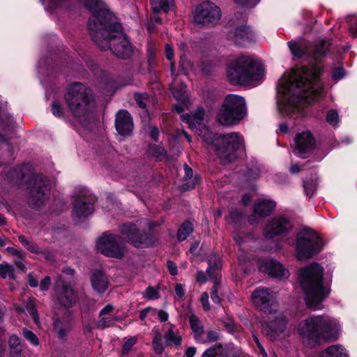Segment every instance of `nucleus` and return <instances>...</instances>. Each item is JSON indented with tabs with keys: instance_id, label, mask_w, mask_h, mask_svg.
Returning a JSON list of instances; mask_svg holds the SVG:
<instances>
[{
	"instance_id": "nucleus-1",
	"label": "nucleus",
	"mask_w": 357,
	"mask_h": 357,
	"mask_svg": "<svg viewBox=\"0 0 357 357\" xmlns=\"http://www.w3.org/2000/svg\"><path fill=\"white\" fill-rule=\"evenodd\" d=\"M321 70L319 66L311 65L283 75L278 88V109L281 115L293 116L321 96Z\"/></svg>"
},
{
	"instance_id": "nucleus-2",
	"label": "nucleus",
	"mask_w": 357,
	"mask_h": 357,
	"mask_svg": "<svg viewBox=\"0 0 357 357\" xmlns=\"http://www.w3.org/2000/svg\"><path fill=\"white\" fill-rule=\"evenodd\" d=\"M85 6L91 12L88 29L95 43L103 50H110L121 59H128L132 53V47L122 26L116 22L102 0H85Z\"/></svg>"
},
{
	"instance_id": "nucleus-3",
	"label": "nucleus",
	"mask_w": 357,
	"mask_h": 357,
	"mask_svg": "<svg viewBox=\"0 0 357 357\" xmlns=\"http://www.w3.org/2000/svg\"><path fill=\"white\" fill-rule=\"evenodd\" d=\"M252 302L260 310L267 314V321L262 325L263 333L271 340H276L284 332L287 320L278 311L275 296L266 287H258L252 294Z\"/></svg>"
},
{
	"instance_id": "nucleus-4",
	"label": "nucleus",
	"mask_w": 357,
	"mask_h": 357,
	"mask_svg": "<svg viewBox=\"0 0 357 357\" xmlns=\"http://www.w3.org/2000/svg\"><path fill=\"white\" fill-rule=\"evenodd\" d=\"M324 268L318 263H312L299 271L298 280L305 294L306 305L317 310L329 295L331 289L324 285Z\"/></svg>"
},
{
	"instance_id": "nucleus-5",
	"label": "nucleus",
	"mask_w": 357,
	"mask_h": 357,
	"mask_svg": "<svg viewBox=\"0 0 357 357\" xmlns=\"http://www.w3.org/2000/svg\"><path fill=\"white\" fill-rule=\"evenodd\" d=\"M337 321L327 315L312 316L298 325V332L303 337L314 342L320 338L335 340L340 334Z\"/></svg>"
},
{
	"instance_id": "nucleus-6",
	"label": "nucleus",
	"mask_w": 357,
	"mask_h": 357,
	"mask_svg": "<svg viewBox=\"0 0 357 357\" xmlns=\"http://www.w3.org/2000/svg\"><path fill=\"white\" fill-rule=\"evenodd\" d=\"M227 73L232 84H248L261 79L263 67L255 57L241 56L229 64Z\"/></svg>"
},
{
	"instance_id": "nucleus-7",
	"label": "nucleus",
	"mask_w": 357,
	"mask_h": 357,
	"mask_svg": "<svg viewBox=\"0 0 357 357\" xmlns=\"http://www.w3.org/2000/svg\"><path fill=\"white\" fill-rule=\"evenodd\" d=\"M203 139L211 144L222 165H227L237 158V150L243 146L242 136L236 132L224 135L212 134L206 130Z\"/></svg>"
},
{
	"instance_id": "nucleus-8",
	"label": "nucleus",
	"mask_w": 357,
	"mask_h": 357,
	"mask_svg": "<svg viewBox=\"0 0 357 357\" xmlns=\"http://www.w3.org/2000/svg\"><path fill=\"white\" fill-rule=\"evenodd\" d=\"M65 99L73 114L79 121L86 116L93 107L91 91L79 82L69 86Z\"/></svg>"
},
{
	"instance_id": "nucleus-9",
	"label": "nucleus",
	"mask_w": 357,
	"mask_h": 357,
	"mask_svg": "<svg viewBox=\"0 0 357 357\" xmlns=\"http://www.w3.org/2000/svg\"><path fill=\"white\" fill-rule=\"evenodd\" d=\"M246 115L245 99L239 96L230 94L225 97L218 114V120L221 125L237 124Z\"/></svg>"
},
{
	"instance_id": "nucleus-10",
	"label": "nucleus",
	"mask_w": 357,
	"mask_h": 357,
	"mask_svg": "<svg viewBox=\"0 0 357 357\" xmlns=\"http://www.w3.org/2000/svg\"><path fill=\"white\" fill-rule=\"evenodd\" d=\"M296 255L299 260L307 259L319 253L322 241L311 229L304 228L297 234Z\"/></svg>"
},
{
	"instance_id": "nucleus-11",
	"label": "nucleus",
	"mask_w": 357,
	"mask_h": 357,
	"mask_svg": "<svg viewBox=\"0 0 357 357\" xmlns=\"http://www.w3.org/2000/svg\"><path fill=\"white\" fill-rule=\"evenodd\" d=\"M96 247L102 255L109 257L121 259L126 253L122 238L108 232L104 233L97 239Z\"/></svg>"
},
{
	"instance_id": "nucleus-12",
	"label": "nucleus",
	"mask_w": 357,
	"mask_h": 357,
	"mask_svg": "<svg viewBox=\"0 0 357 357\" xmlns=\"http://www.w3.org/2000/svg\"><path fill=\"white\" fill-rule=\"evenodd\" d=\"M220 17V8L213 3L206 1L196 8L194 21L204 26H213L218 23Z\"/></svg>"
},
{
	"instance_id": "nucleus-13",
	"label": "nucleus",
	"mask_w": 357,
	"mask_h": 357,
	"mask_svg": "<svg viewBox=\"0 0 357 357\" xmlns=\"http://www.w3.org/2000/svg\"><path fill=\"white\" fill-rule=\"evenodd\" d=\"M33 183L29 190V202L34 208L41 206L49 197L50 186L48 180L43 175L33 177Z\"/></svg>"
},
{
	"instance_id": "nucleus-14",
	"label": "nucleus",
	"mask_w": 357,
	"mask_h": 357,
	"mask_svg": "<svg viewBox=\"0 0 357 357\" xmlns=\"http://www.w3.org/2000/svg\"><path fill=\"white\" fill-rule=\"evenodd\" d=\"M54 291L56 300L60 305L69 308L77 301V296L69 281L63 275L58 276L55 282Z\"/></svg>"
},
{
	"instance_id": "nucleus-15",
	"label": "nucleus",
	"mask_w": 357,
	"mask_h": 357,
	"mask_svg": "<svg viewBox=\"0 0 357 357\" xmlns=\"http://www.w3.org/2000/svg\"><path fill=\"white\" fill-rule=\"evenodd\" d=\"M293 227L291 221L283 215H278L271 219L264 231V235L266 238H272L289 232Z\"/></svg>"
},
{
	"instance_id": "nucleus-16",
	"label": "nucleus",
	"mask_w": 357,
	"mask_h": 357,
	"mask_svg": "<svg viewBox=\"0 0 357 357\" xmlns=\"http://www.w3.org/2000/svg\"><path fill=\"white\" fill-rule=\"evenodd\" d=\"M94 202L95 199L92 195L83 192L73 202V218L79 220L92 214L94 211Z\"/></svg>"
},
{
	"instance_id": "nucleus-17",
	"label": "nucleus",
	"mask_w": 357,
	"mask_h": 357,
	"mask_svg": "<svg viewBox=\"0 0 357 357\" xmlns=\"http://www.w3.org/2000/svg\"><path fill=\"white\" fill-rule=\"evenodd\" d=\"M207 261L208 264V266L206 269V273L210 278L215 279L213 290L211 293V297L214 303L219 304L220 303L221 299L218 294V282L217 280V272L221 268V259L218 255L212 254L208 257Z\"/></svg>"
},
{
	"instance_id": "nucleus-18",
	"label": "nucleus",
	"mask_w": 357,
	"mask_h": 357,
	"mask_svg": "<svg viewBox=\"0 0 357 357\" xmlns=\"http://www.w3.org/2000/svg\"><path fill=\"white\" fill-rule=\"evenodd\" d=\"M120 231L135 247L140 248L149 245L146 242L147 235L141 233L135 224L126 223L121 225Z\"/></svg>"
},
{
	"instance_id": "nucleus-19",
	"label": "nucleus",
	"mask_w": 357,
	"mask_h": 357,
	"mask_svg": "<svg viewBox=\"0 0 357 357\" xmlns=\"http://www.w3.org/2000/svg\"><path fill=\"white\" fill-rule=\"evenodd\" d=\"M259 268L261 271L278 279L287 278L289 275L288 270L284 268L282 264L273 259L261 261Z\"/></svg>"
},
{
	"instance_id": "nucleus-20",
	"label": "nucleus",
	"mask_w": 357,
	"mask_h": 357,
	"mask_svg": "<svg viewBox=\"0 0 357 357\" xmlns=\"http://www.w3.org/2000/svg\"><path fill=\"white\" fill-rule=\"evenodd\" d=\"M314 144L312 135L310 132H302L294 139V151L296 154L309 153L314 149Z\"/></svg>"
},
{
	"instance_id": "nucleus-21",
	"label": "nucleus",
	"mask_w": 357,
	"mask_h": 357,
	"mask_svg": "<svg viewBox=\"0 0 357 357\" xmlns=\"http://www.w3.org/2000/svg\"><path fill=\"white\" fill-rule=\"evenodd\" d=\"M275 208V202L271 199H260L254 207V213L249 217V222L254 225L259 221V218L269 215Z\"/></svg>"
},
{
	"instance_id": "nucleus-22",
	"label": "nucleus",
	"mask_w": 357,
	"mask_h": 357,
	"mask_svg": "<svg viewBox=\"0 0 357 357\" xmlns=\"http://www.w3.org/2000/svg\"><path fill=\"white\" fill-rule=\"evenodd\" d=\"M115 127L122 136H128L132 132L133 123L130 114L126 110L119 111L116 115Z\"/></svg>"
},
{
	"instance_id": "nucleus-23",
	"label": "nucleus",
	"mask_w": 357,
	"mask_h": 357,
	"mask_svg": "<svg viewBox=\"0 0 357 357\" xmlns=\"http://www.w3.org/2000/svg\"><path fill=\"white\" fill-rule=\"evenodd\" d=\"M204 109L199 107L191 114L182 115L181 119L188 124L190 129L195 130L196 131H202V129H205L204 123Z\"/></svg>"
},
{
	"instance_id": "nucleus-24",
	"label": "nucleus",
	"mask_w": 357,
	"mask_h": 357,
	"mask_svg": "<svg viewBox=\"0 0 357 357\" xmlns=\"http://www.w3.org/2000/svg\"><path fill=\"white\" fill-rule=\"evenodd\" d=\"M91 286L97 293H104L109 285L107 275L102 271H94L91 277Z\"/></svg>"
},
{
	"instance_id": "nucleus-25",
	"label": "nucleus",
	"mask_w": 357,
	"mask_h": 357,
	"mask_svg": "<svg viewBox=\"0 0 357 357\" xmlns=\"http://www.w3.org/2000/svg\"><path fill=\"white\" fill-rule=\"evenodd\" d=\"M289 48L295 58H301L309 53L310 45L303 40H291L288 43Z\"/></svg>"
},
{
	"instance_id": "nucleus-26",
	"label": "nucleus",
	"mask_w": 357,
	"mask_h": 357,
	"mask_svg": "<svg viewBox=\"0 0 357 357\" xmlns=\"http://www.w3.org/2000/svg\"><path fill=\"white\" fill-rule=\"evenodd\" d=\"M172 93L173 96L180 102L179 104L174 106V109L178 114L183 112L184 110L189 107V100L187 96L185 95V86L182 84L179 89H176L172 86Z\"/></svg>"
},
{
	"instance_id": "nucleus-27",
	"label": "nucleus",
	"mask_w": 357,
	"mask_h": 357,
	"mask_svg": "<svg viewBox=\"0 0 357 357\" xmlns=\"http://www.w3.org/2000/svg\"><path fill=\"white\" fill-rule=\"evenodd\" d=\"M189 322L195 340L199 343L203 344L204 342L203 340V335L204 332L203 324L199 318L195 314H191L189 317Z\"/></svg>"
},
{
	"instance_id": "nucleus-28",
	"label": "nucleus",
	"mask_w": 357,
	"mask_h": 357,
	"mask_svg": "<svg viewBox=\"0 0 357 357\" xmlns=\"http://www.w3.org/2000/svg\"><path fill=\"white\" fill-rule=\"evenodd\" d=\"M10 357H21L22 346L21 340L16 335H12L8 340Z\"/></svg>"
},
{
	"instance_id": "nucleus-29",
	"label": "nucleus",
	"mask_w": 357,
	"mask_h": 357,
	"mask_svg": "<svg viewBox=\"0 0 357 357\" xmlns=\"http://www.w3.org/2000/svg\"><path fill=\"white\" fill-rule=\"evenodd\" d=\"M321 357H348V354L342 346L334 344L324 350Z\"/></svg>"
},
{
	"instance_id": "nucleus-30",
	"label": "nucleus",
	"mask_w": 357,
	"mask_h": 357,
	"mask_svg": "<svg viewBox=\"0 0 357 357\" xmlns=\"http://www.w3.org/2000/svg\"><path fill=\"white\" fill-rule=\"evenodd\" d=\"M71 330V324L68 321L56 319L54 322V331L59 338L66 340L68 333Z\"/></svg>"
},
{
	"instance_id": "nucleus-31",
	"label": "nucleus",
	"mask_w": 357,
	"mask_h": 357,
	"mask_svg": "<svg viewBox=\"0 0 357 357\" xmlns=\"http://www.w3.org/2000/svg\"><path fill=\"white\" fill-rule=\"evenodd\" d=\"M250 39V32L248 27L245 26H241L236 28L234 33V42L236 43L243 45L245 40Z\"/></svg>"
},
{
	"instance_id": "nucleus-32",
	"label": "nucleus",
	"mask_w": 357,
	"mask_h": 357,
	"mask_svg": "<svg viewBox=\"0 0 357 357\" xmlns=\"http://www.w3.org/2000/svg\"><path fill=\"white\" fill-rule=\"evenodd\" d=\"M25 168H26L25 165H22L11 169L7 175V179L10 182L20 183L24 177Z\"/></svg>"
},
{
	"instance_id": "nucleus-33",
	"label": "nucleus",
	"mask_w": 357,
	"mask_h": 357,
	"mask_svg": "<svg viewBox=\"0 0 357 357\" xmlns=\"http://www.w3.org/2000/svg\"><path fill=\"white\" fill-rule=\"evenodd\" d=\"M172 327L171 326V328L165 334L166 344L168 346H179L181 343V336L178 332H175Z\"/></svg>"
},
{
	"instance_id": "nucleus-34",
	"label": "nucleus",
	"mask_w": 357,
	"mask_h": 357,
	"mask_svg": "<svg viewBox=\"0 0 357 357\" xmlns=\"http://www.w3.org/2000/svg\"><path fill=\"white\" fill-rule=\"evenodd\" d=\"M173 0H151L152 10L167 13L173 6Z\"/></svg>"
},
{
	"instance_id": "nucleus-35",
	"label": "nucleus",
	"mask_w": 357,
	"mask_h": 357,
	"mask_svg": "<svg viewBox=\"0 0 357 357\" xmlns=\"http://www.w3.org/2000/svg\"><path fill=\"white\" fill-rule=\"evenodd\" d=\"M193 231V225L189 222H184L181 226L177 233V238L180 241L185 240Z\"/></svg>"
},
{
	"instance_id": "nucleus-36",
	"label": "nucleus",
	"mask_w": 357,
	"mask_h": 357,
	"mask_svg": "<svg viewBox=\"0 0 357 357\" xmlns=\"http://www.w3.org/2000/svg\"><path fill=\"white\" fill-rule=\"evenodd\" d=\"M16 310L19 312H24V311H26L32 317L33 320L34 321V322L36 324H38L39 322V316H38V312L36 309V307L33 303L32 301H29L24 308L23 307H17L16 308Z\"/></svg>"
},
{
	"instance_id": "nucleus-37",
	"label": "nucleus",
	"mask_w": 357,
	"mask_h": 357,
	"mask_svg": "<svg viewBox=\"0 0 357 357\" xmlns=\"http://www.w3.org/2000/svg\"><path fill=\"white\" fill-rule=\"evenodd\" d=\"M45 6V9L52 12L56 8H62L66 6L68 0H40Z\"/></svg>"
},
{
	"instance_id": "nucleus-38",
	"label": "nucleus",
	"mask_w": 357,
	"mask_h": 357,
	"mask_svg": "<svg viewBox=\"0 0 357 357\" xmlns=\"http://www.w3.org/2000/svg\"><path fill=\"white\" fill-rule=\"evenodd\" d=\"M329 42L326 40H321L315 45L313 56L317 59L319 57L325 56L326 52L329 50Z\"/></svg>"
},
{
	"instance_id": "nucleus-39",
	"label": "nucleus",
	"mask_w": 357,
	"mask_h": 357,
	"mask_svg": "<svg viewBox=\"0 0 357 357\" xmlns=\"http://www.w3.org/2000/svg\"><path fill=\"white\" fill-rule=\"evenodd\" d=\"M303 189L306 196L311 197L317 190V178H311L309 180L303 181Z\"/></svg>"
},
{
	"instance_id": "nucleus-40",
	"label": "nucleus",
	"mask_w": 357,
	"mask_h": 357,
	"mask_svg": "<svg viewBox=\"0 0 357 357\" xmlns=\"http://www.w3.org/2000/svg\"><path fill=\"white\" fill-rule=\"evenodd\" d=\"M0 275L3 279H15V268L12 265L8 264H0Z\"/></svg>"
},
{
	"instance_id": "nucleus-41",
	"label": "nucleus",
	"mask_w": 357,
	"mask_h": 357,
	"mask_svg": "<svg viewBox=\"0 0 357 357\" xmlns=\"http://www.w3.org/2000/svg\"><path fill=\"white\" fill-rule=\"evenodd\" d=\"M180 67L183 69L184 73H195L197 70L194 63L189 61L185 54L181 55Z\"/></svg>"
},
{
	"instance_id": "nucleus-42",
	"label": "nucleus",
	"mask_w": 357,
	"mask_h": 357,
	"mask_svg": "<svg viewBox=\"0 0 357 357\" xmlns=\"http://www.w3.org/2000/svg\"><path fill=\"white\" fill-rule=\"evenodd\" d=\"M22 335L32 345L37 346L39 344V340L38 337L31 331L27 328H24L22 331Z\"/></svg>"
},
{
	"instance_id": "nucleus-43",
	"label": "nucleus",
	"mask_w": 357,
	"mask_h": 357,
	"mask_svg": "<svg viewBox=\"0 0 357 357\" xmlns=\"http://www.w3.org/2000/svg\"><path fill=\"white\" fill-rule=\"evenodd\" d=\"M159 289L153 287H147L143 293V297L149 300H155L158 298Z\"/></svg>"
},
{
	"instance_id": "nucleus-44",
	"label": "nucleus",
	"mask_w": 357,
	"mask_h": 357,
	"mask_svg": "<svg viewBox=\"0 0 357 357\" xmlns=\"http://www.w3.org/2000/svg\"><path fill=\"white\" fill-rule=\"evenodd\" d=\"M150 151H151V154L154 157H155L158 160H160L165 158V157L166 155V152H165L164 148H162L160 146L154 145L151 147Z\"/></svg>"
},
{
	"instance_id": "nucleus-45",
	"label": "nucleus",
	"mask_w": 357,
	"mask_h": 357,
	"mask_svg": "<svg viewBox=\"0 0 357 357\" xmlns=\"http://www.w3.org/2000/svg\"><path fill=\"white\" fill-rule=\"evenodd\" d=\"M115 319L112 317H101L97 321V326L98 328H104L112 326L114 324Z\"/></svg>"
},
{
	"instance_id": "nucleus-46",
	"label": "nucleus",
	"mask_w": 357,
	"mask_h": 357,
	"mask_svg": "<svg viewBox=\"0 0 357 357\" xmlns=\"http://www.w3.org/2000/svg\"><path fill=\"white\" fill-rule=\"evenodd\" d=\"M137 341V337H131L128 339L123 344L122 347V354L123 355L128 354L129 351L131 350L132 347L136 344Z\"/></svg>"
},
{
	"instance_id": "nucleus-47",
	"label": "nucleus",
	"mask_w": 357,
	"mask_h": 357,
	"mask_svg": "<svg viewBox=\"0 0 357 357\" xmlns=\"http://www.w3.org/2000/svg\"><path fill=\"white\" fill-rule=\"evenodd\" d=\"M326 120L327 122L331 126H337L339 122V116L337 111L333 109L328 111L326 116Z\"/></svg>"
},
{
	"instance_id": "nucleus-48",
	"label": "nucleus",
	"mask_w": 357,
	"mask_h": 357,
	"mask_svg": "<svg viewBox=\"0 0 357 357\" xmlns=\"http://www.w3.org/2000/svg\"><path fill=\"white\" fill-rule=\"evenodd\" d=\"M348 22L350 24L349 33L351 36L357 37V17L350 16L348 17Z\"/></svg>"
},
{
	"instance_id": "nucleus-49",
	"label": "nucleus",
	"mask_w": 357,
	"mask_h": 357,
	"mask_svg": "<svg viewBox=\"0 0 357 357\" xmlns=\"http://www.w3.org/2000/svg\"><path fill=\"white\" fill-rule=\"evenodd\" d=\"M219 338V334L217 331H208L206 332V337L204 336V334L203 335V340H204V343L206 342H215Z\"/></svg>"
},
{
	"instance_id": "nucleus-50",
	"label": "nucleus",
	"mask_w": 357,
	"mask_h": 357,
	"mask_svg": "<svg viewBox=\"0 0 357 357\" xmlns=\"http://www.w3.org/2000/svg\"><path fill=\"white\" fill-rule=\"evenodd\" d=\"M153 345L155 352L158 354H162L163 351V346L162 344V340L160 335H156L153 340Z\"/></svg>"
},
{
	"instance_id": "nucleus-51",
	"label": "nucleus",
	"mask_w": 357,
	"mask_h": 357,
	"mask_svg": "<svg viewBox=\"0 0 357 357\" xmlns=\"http://www.w3.org/2000/svg\"><path fill=\"white\" fill-rule=\"evenodd\" d=\"M52 111L55 116H61L63 114V108L61 104L57 101H54L52 104Z\"/></svg>"
},
{
	"instance_id": "nucleus-52",
	"label": "nucleus",
	"mask_w": 357,
	"mask_h": 357,
	"mask_svg": "<svg viewBox=\"0 0 357 357\" xmlns=\"http://www.w3.org/2000/svg\"><path fill=\"white\" fill-rule=\"evenodd\" d=\"M202 307L205 311H208L211 309V305L208 301V294L207 292H204L200 298Z\"/></svg>"
},
{
	"instance_id": "nucleus-53",
	"label": "nucleus",
	"mask_w": 357,
	"mask_h": 357,
	"mask_svg": "<svg viewBox=\"0 0 357 357\" xmlns=\"http://www.w3.org/2000/svg\"><path fill=\"white\" fill-rule=\"evenodd\" d=\"M51 284V278L49 276L45 277L40 282L39 288L42 291H47Z\"/></svg>"
},
{
	"instance_id": "nucleus-54",
	"label": "nucleus",
	"mask_w": 357,
	"mask_h": 357,
	"mask_svg": "<svg viewBox=\"0 0 357 357\" xmlns=\"http://www.w3.org/2000/svg\"><path fill=\"white\" fill-rule=\"evenodd\" d=\"M135 99L139 105L142 109H144L146 106L144 100L146 99L145 95L136 93L135 94Z\"/></svg>"
},
{
	"instance_id": "nucleus-55",
	"label": "nucleus",
	"mask_w": 357,
	"mask_h": 357,
	"mask_svg": "<svg viewBox=\"0 0 357 357\" xmlns=\"http://www.w3.org/2000/svg\"><path fill=\"white\" fill-rule=\"evenodd\" d=\"M235 2L242 7H252L256 5L254 0H234Z\"/></svg>"
},
{
	"instance_id": "nucleus-56",
	"label": "nucleus",
	"mask_w": 357,
	"mask_h": 357,
	"mask_svg": "<svg viewBox=\"0 0 357 357\" xmlns=\"http://www.w3.org/2000/svg\"><path fill=\"white\" fill-rule=\"evenodd\" d=\"M185 287L183 284H176V286H175V292H176V296L179 298H183L184 297V295H185Z\"/></svg>"
},
{
	"instance_id": "nucleus-57",
	"label": "nucleus",
	"mask_w": 357,
	"mask_h": 357,
	"mask_svg": "<svg viewBox=\"0 0 357 357\" xmlns=\"http://www.w3.org/2000/svg\"><path fill=\"white\" fill-rule=\"evenodd\" d=\"M217 354V349L215 347H212L205 351L202 354V357H216Z\"/></svg>"
},
{
	"instance_id": "nucleus-58",
	"label": "nucleus",
	"mask_w": 357,
	"mask_h": 357,
	"mask_svg": "<svg viewBox=\"0 0 357 357\" xmlns=\"http://www.w3.org/2000/svg\"><path fill=\"white\" fill-rule=\"evenodd\" d=\"M167 266L172 275H176L177 274V266L175 263L172 261H168Z\"/></svg>"
},
{
	"instance_id": "nucleus-59",
	"label": "nucleus",
	"mask_w": 357,
	"mask_h": 357,
	"mask_svg": "<svg viewBox=\"0 0 357 357\" xmlns=\"http://www.w3.org/2000/svg\"><path fill=\"white\" fill-rule=\"evenodd\" d=\"M344 73L343 68H336L333 72V78L335 80H339L344 77Z\"/></svg>"
},
{
	"instance_id": "nucleus-60",
	"label": "nucleus",
	"mask_w": 357,
	"mask_h": 357,
	"mask_svg": "<svg viewBox=\"0 0 357 357\" xmlns=\"http://www.w3.org/2000/svg\"><path fill=\"white\" fill-rule=\"evenodd\" d=\"M114 309V307L111 304H108L105 306L100 312L99 317H104V315L109 314Z\"/></svg>"
},
{
	"instance_id": "nucleus-61",
	"label": "nucleus",
	"mask_w": 357,
	"mask_h": 357,
	"mask_svg": "<svg viewBox=\"0 0 357 357\" xmlns=\"http://www.w3.org/2000/svg\"><path fill=\"white\" fill-rule=\"evenodd\" d=\"M197 281L201 284H204L207 282V277L203 271H197Z\"/></svg>"
},
{
	"instance_id": "nucleus-62",
	"label": "nucleus",
	"mask_w": 357,
	"mask_h": 357,
	"mask_svg": "<svg viewBox=\"0 0 357 357\" xmlns=\"http://www.w3.org/2000/svg\"><path fill=\"white\" fill-rule=\"evenodd\" d=\"M165 55L169 61H172L174 57V52L172 47L170 45L166 44L165 45Z\"/></svg>"
},
{
	"instance_id": "nucleus-63",
	"label": "nucleus",
	"mask_w": 357,
	"mask_h": 357,
	"mask_svg": "<svg viewBox=\"0 0 357 357\" xmlns=\"http://www.w3.org/2000/svg\"><path fill=\"white\" fill-rule=\"evenodd\" d=\"M28 283L31 287H36L38 286V280L34 278L31 273H29L28 275Z\"/></svg>"
},
{
	"instance_id": "nucleus-64",
	"label": "nucleus",
	"mask_w": 357,
	"mask_h": 357,
	"mask_svg": "<svg viewBox=\"0 0 357 357\" xmlns=\"http://www.w3.org/2000/svg\"><path fill=\"white\" fill-rule=\"evenodd\" d=\"M26 248L33 253H38L40 252V249L37 245L31 241L26 246Z\"/></svg>"
}]
</instances>
